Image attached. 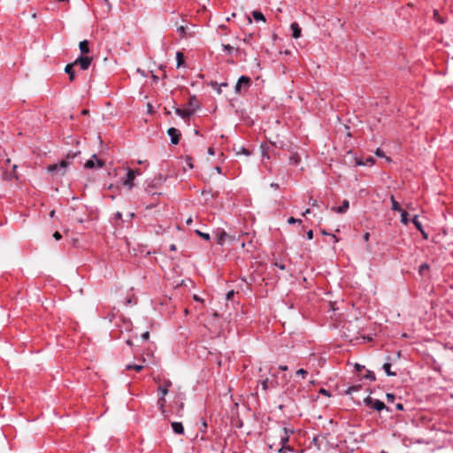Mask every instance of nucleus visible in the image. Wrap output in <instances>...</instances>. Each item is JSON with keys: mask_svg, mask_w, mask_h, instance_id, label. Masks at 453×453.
Returning a JSON list of instances; mask_svg holds the SVG:
<instances>
[{"mask_svg": "<svg viewBox=\"0 0 453 453\" xmlns=\"http://www.w3.org/2000/svg\"><path fill=\"white\" fill-rule=\"evenodd\" d=\"M81 152L79 150H70L65 160H62L59 164L50 165L48 166L50 173L57 172L59 175H63L65 173L67 166L70 162L73 160Z\"/></svg>", "mask_w": 453, "mask_h": 453, "instance_id": "obj_1", "label": "nucleus"}, {"mask_svg": "<svg viewBox=\"0 0 453 453\" xmlns=\"http://www.w3.org/2000/svg\"><path fill=\"white\" fill-rule=\"evenodd\" d=\"M364 403L366 406H368L377 411H381L383 410H386L388 411H389V409L386 406V404L382 401H380L379 399H374L371 396L365 397L364 399Z\"/></svg>", "mask_w": 453, "mask_h": 453, "instance_id": "obj_2", "label": "nucleus"}, {"mask_svg": "<svg viewBox=\"0 0 453 453\" xmlns=\"http://www.w3.org/2000/svg\"><path fill=\"white\" fill-rule=\"evenodd\" d=\"M250 86V78L245 75H242L235 86H234V91L236 94L241 93L242 88L247 89Z\"/></svg>", "mask_w": 453, "mask_h": 453, "instance_id": "obj_3", "label": "nucleus"}, {"mask_svg": "<svg viewBox=\"0 0 453 453\" xmlns=\"http://www.w3.org/2000/svg\"><path fill=\"white\" fill-rule=\"evenodd\" d=\"M73 64L80 65L81 70H87L91 64V58L81 55Z\"/></svg>", "mask_w": 453, "mask_h": 453, "instance_id": "obj_4", "label": "nucleus"}, {"mask_svg": "<svg viewBox=\"0 0 453 453\" xmlns=\"http://www.w3.org/2000/svg\"><path fill=\"white\" fill-rule=\"evenodd\" d=\"M283 434L280 435V444L283 447V449H287L288 450L291 451V448L288 446V442L289 440V434L293 433V431H288L286 427L282 429Z\"/></svg>", "mask_w": 453, "mask_h": 453, "instance_id": "obj_5", "label": "nucleus"}, {"mask_svg": "<svg viewBox=\"0 0 453 453\" xmlns=\"http://www.w3.org/2000/svg\"><path fill=\"white\" fill-rule=\"evenodd\" d=\"M167 134L168 135L170 136L171 138V142L174 145L178 144L179 142H180V132L179 129L175 128V127H170L168 130H167Z\"/></svg>", "mask_w": 453, "mask_h": 453, "instance_id": "obj_6", "label": "nucleus"}, {"mask_svg": "<svg viewBox=\"0 0 453 453\" xmlns=\"http://www.w3.org/2000/svg\"><path fill=\"white\" fill-rule=\"evenodd\" d=\"M96 164L98 168H101L104 165V162L102 160L98 159L96 157V155H93L92 158L88 159L85 163L84 166H85V168H88V169H93L95 167Z\"/></svg>", "mask_w": 453, "mask_h": 453, "instance_id": "obj_7", "label": "nucleus"}, {"mask_svg": "<svg viewBox=\"0 0 453 453\" xmlns=\"http://www.w3.org/2000/svg\"><path fill=\"white\" fill-rule=\"evenodd\" d=\"M175 113L184 120H188L190 116L194 114V111H190L189 109L175 108Z\"/></svg>", "mask_w": 453, "mask_h": 453, "instance_id": "obj_8", "label": "nucleus"}, {"mask_svg": "<svg viewBox=\"0 0 453 453\" xmlns=\"http://www.w3.org/2000/svg\"><path fill=\"white\" fill-rule=\"evenodd\" d=\"M134 179H135L134 173L133 172H130L127 169V178L123 181V185L125 187H127L128 189H131L134 187Z\"/></svg>", "mask_w": 453, "mask_h": 453, "instance_id": "obj_9", "label": "nucleus"}, {"mask_svg": "<svg viewBox=\"0 0 453 453\" xmlns=\"http://www.w3.org/2000/svg\"><path fill=\"white\" fill-rule=\"evenodd\" d=\"M290 28H291V31H292V36L293 38L295 39H298L301 37L302 35V29L299 26V24L297 22H293L291 25H290Z\"/></svg>", "mask_w": 453, "mask_h": 453, "instance_id": "obj_10", "label": "nucleus"}, {"mask_svg": "<svg viewBox=\"0 0 453 453\" xmlns=\"http://www.w3.org/2000/svg\"><path fill=\"white\" fill-rule=\"evenodd\" d=\"M278 382L276 380H269V379H265L261 382V387L264 390H268L270 388H275L278 387Z\"/></svg>", "mask_w": 453, "mask_h": 453, "instance_id": "obj_11", "label": "nucleus"}, {"mask_svg": "<svg viewBox=\"0 0 453 453\" xmlns=\"http://www.w3.org/2000/svg\"><path fill=\"white\" fill-rule=\"evenodd\" d=\"M165 403H166V400H165V396H163L160 395L158 400H157V406L162 413V415L165 417V418H167L168 415L166 413V410H165Z\"/></svg>", "mask_w": 453, "mask_h": 453, "instance_id": "obj_12", "label": "nucleus"}, {"mask_svg": "<svg viewBox=\"0 0 453 453\" xmlns=\"http://www.w3.org/2000/svg\"><path fill=\"white\" fill-rule=\"evenodd\" d=\"M171 386H172L171 380H166L164 381V384L162 386L158 387L157 391L161 395L165 396L167 395L169 388Z\"/></svg>", "mask_w": 453, "mask_h": 453, "instance_id": "obj_13", "label": "nucleus"}, {"mask_svg": "<svg viewBox=\"0 0 453 453\" xmlns=\"http://www.w3.org/2000/svg\"><path fill=\"white\" fill-rule=\"evenodd\" d=\"M349 207V202L347 199H344L342 201V203L341 206H339L337 208H334L333 210L334 211H336L337 213L342 214V213H345L348 211Z\"/></svg>", "mask_w": 453, "mask_h": 453, "instance_id": "obj_14", "label": "nucleus"}, {"mask_svg": "<svg viewBox=\"0 0 453 453\" xmlns=\"http://www.w3.org/2000/svg\"><path fill=\"white\" fill-rule=\"evenodd\" d=\"M211 87L217 91L218 94H221L222 93V88H226L227 87V83L226 82H221V83H218L217 81H211L210 83Z\"/></svg>", "mask_w": 453, "mask_h": 453, "instance_id": "obj_15", "label": "nucleus"}, {"mask_svg": "<svg viewBox=\"0 0 453 453\" xmlns=\"http://www.w3.org/2000/svg\"><path fill=\"white\" fill-rule=\"evenodd\" d=\"M74 64H68L65 65V72L68 74L69 80L73 81L75 79V73L73 70Z\"/></svg>", "mask_w": 453, "mask_h": 453, "instance_id": "obj_16", "label": "nucleus"}, {"mask_svg": "<svg viewBox=\"0 0 453 453\" xmlns=\"http://www.w3.org/2000/svg\"><path fill=\"white\" fill-rule=\"evenodd\" d=\"M375 160L372 157H368L365 158V160H362L359 158L356 159V164L357 165H372L374 164Z\"/></svg>", "mask_w": 453, "mask_h": 453, "instance_id": "obj_17", "label": "nucleus"}, {"mask_svg": "<svg viewBox=\"0 0 453 453\" xmlns=\"http://www.w3.org/2000/svg\"><path fill=\"white\" fill-rule=\"evenodd\" d=\"M172 428L177 434H183L184 427L180 422H172Z\"/></svg>", "mask_w": 453, "mask_h": 453, "instance_id": "obj_18", "label": "nucleus"}, {"mask_svg": "<svg viewBox=\"0 0 453 453\" xmlns=\"http://www.w3.org/2000/svg\"><path fill=\"white\" fill-rule=\"evenodd\" d=\"M188 106H189V110L190 111H194V112L199 109V104L196 100V96H193L189 98V101H188Z\"/></svg>", "mask_w": 453, "mask_h": 453, "instance_id": "obj_19", "label": "nucleus"}, {"mask_svg": "<svg viewBox=\"0 0 453 453\" xmlns=\"http://www.w3.org/2000/svg\"><path fill=\"white\" fill-rule=\"evenodd\" d=\"M288 162L292 165H297L301 162V157L298 153L294 152L290 155Z\"/></svg>", "mask_w": 453, "mask_h": 453, "instance_id": "obj_20", "label": "nucleus"}, {"mask_svg": "<svg viewBox=\"0 0 453 453\" xmlns=\"http://www.w3.org/2000/svg\"><path fill=\"white\" fill-rule=\"evenodd\" d=\"M80 50L81 55L87 54L89 52V43L87 40L81 41L79 44Z\"/></svg>", "mask_w": 453, "mask_h": 453, "instance_id": "obj_21", "label": "nucleus"}, {"mask_svg": "<svg viewBox=\"0 0 453 453\" xmlns=\"http://www.w3.org/2000/svg\"><path fill=\"white\" fill-rule=\"evenodd\" d=\"M252 17L256 21H263L265 22V15L259 11H253Z\"/></svg>", "mask_w": 453, "mask_h": 453, "instance_id": "obj_22", "label": "nucleus"}, {"mask_svg": "<svg viewBox=\"0 0 453 453\" xmlns=\"http://www.w3.org/2000/svg\"><path fill=\"white\" fill-rule=\"evenodd\" d=\"M433 14L434 19L439 24H444L446 22V19L440 15L438 10H434Z\"/></svg>", "mask_w": 453, "mask_h": 453, "instance_id": "obj_23", "label": "nucleus"}, {"mask_svg": "<svg viewBox=\"0 0 453 453\" xmlns=\"http://www.w3.org/2000/svg\"><path fill=\"white\" fill-rule=\"evenodd\" d=\"M361 388L360 384L350 386L345 390V395H352L354 392L359 391Z\"/></svg>", "mask_w": 453, "mask_h": 453, "instance_id": "obj_24", "label": "nucleus"}, {"mask_svg": "<svg viewBox=\"0 0 453 453\" xmlns=\"http://www.w3.org/2000/svg\"><path fill=\"white\" fill-rule=\"evenodd\" d=\"M382 368L388 376H395L396 375V372L391 371V364L390 363L383 364Z\"/></svg>", "mask_w": 453, "mask_h": 453, "instance_id": "obj_25", "label": "nucleus"}, {"mask_svg": "<svg viewBox=\"0 0 453 453\" xmlns=\"http://www.w3.org/2000/svg\"><path fill=\"white\" fill-rule=\"evenodd\" d=\"M177 68H180L184 64V54L180 51L176 53Z\"/></svg>", "mask_w": 453, "mask_h": 453, "instance_id": "obj_26", "label": "nucleus"}, {"mask_svg": "<svg viewBox=\"0 0 453 453\" xmlns=\"http://www.w3.org/2000/svg\"><path fill=\"white\" fill-rule=\"evenodd\" d=\"M391 200V203H392V206H391V209L395 211H403V209L401 208L399 203L395 199L394 196H391L390 198Z\"/></svg>", "mask_w": 453, "mask_h": 453, "instance_id": "obj_27", "label": "nucleus"}, {"mask_svg": "<svg viewBox=\"0 0 453 453\" xmlns=\"http://www.w3.org/2000/svg\"><path fill=\"white\" fill-rule=\"evenodd\" d=\"M145 193L148 196H150L152 197H154L155 196H160L161 195V193L153 191L152 187L150 184H148L147 187L145 188Z\"/></svg>", "mask_w": 453, "mask_h": 453, "instance_id": "obj_28", "label": "nucleus"}, {"mask_svg": "<svg viewBox=\"0 0 453 453\" xmlns=\"http://www.w3.org/2000/svg\"><path fill=\"white\" fill-rule=\"evenodd\" d=\"M227 236V234L225 231H221L217 237V242L218 244L222 245L226 240V237Z\"/></svg>", "mask_w": 453, "mask_h": 453, "instance_id": "obj_29", "label": "nucleus"}, {"mask_svg": "<svg viewBox=\"0 0 453 453\" xmlns=\"http://www.w3.org/2000/svg\"><path fill=\"white\" fill-rule=\"evenodd\" d=\"M401 213V223L403 225H407L410 222V219H408V213L403 210L400 211Z\"/></svg>", "mask_w": 453, "mask_h": 453, "instance_id": "obj_30", "label": "nucleus"}, {"mask_svg": "<svg viewBox=\"0 0 453 453\" xmlns=\"http://www.w3.org/2000/svg\"><path fill=\"white\" fill-rule=\"evenodd\" d=\"M411 222L413 223V225L415 226V227L419 231L423 228V226L422 224L419 222L418 220V215H415L413 217V219H411Z\"/></svg>", "mask_w": 453, "mask_h": 453, "instance_id": "obj_31", "label": "nucleus"}, {"mask_svg": "<svg viewBox=\"0 0 453 453\" xmlns=\"http://www.w3.org/2000/svg\"><path fill=\"white\" fill-rule=\"evenodd\" d=\"M176 410H173V411L179 417L182 415V410H183V403L180 402V404H177Z\"/></svg>", "mask_w": 453, "mask_h": 453, "instance_id": "obj_32", "label": "nucleus"}, {"mask_svg": "<svg viewBox=\"0 0 453 453\" xmlns=\"http://www.w3.org/2000/svg\"><path fill=\"white\" fill-rule=\"evenodd\" d=\"M143 368V365H127L126 366L127 370L134 369L136 372L142 371Z\"/></svg>", "mask_w": 453, "mask_h": 453, "instance_id": "obj_33", "label": "nucleus"}, {"mask_svg": "<svg viewBox=\"0 0 453 453\" xmlns=\"http://www.w3.org/2000/svg\"><path fill=\"white\" fill-rule=\"evenodd\" d=\"M222 46H223V50H224L226 54H228V55H231V54H232V52H233V50H234V48H233L231 45H229V44H223Z\"/></svg>", "mask_w": 453, "mask_h": 453, "instance_id": "obj_34", "label": "nucleus"}, {"mask_svg": "<svg viewBox=\"0 0 453 453\" xmlns=\"http://www.w3.org/2000/svg\"><path fill=\"white\" fill-rule=\"evenodd\" d=\"M365 378L370 380H375V373L372 371H368L367 373L365 375Z\"/></svg>", "mask_w": 453, "mask_h": 453, "instance_id": "obj_35", "label": "nucleus"}, {"mask_svg": "<svg viewBox=\"0 0 453 453\" xmlns=\"http://www.w3.org/2000/svg\"><path fill=\"white\" fill-rule=\"evenodd\" d=\"M296 375H300L302 376L303 379L307 376L308 374V372L303 368L301 369H298L296 372Z\"/></svg>", "mask_w": 453, "mask_h": 453, "instance_id": "obj_36", "label": "nucleus"}, {"mask_svg": "<svg viewBox=\"0 0 453 453\" xmlns=\"http://www.w3.org/2000/svg\"><path fill=\"white\" fill-rule=\"evenodd\" d=\"M196 234H197L198 235H200L203 239H204V240H206V241L210 240V234H207V233H203V232H201V231H199V230H196Z\"/></svg>", "mask_w": 453, "mask_h": 453, "instance_id": "obj_37", "label": "nucleus"}, {"mask_svg": "<svg viewBox=\"0 0 453 453\" xmlns=\"http://www.w3.org/2000/svg\"><path fill=\"white\" fill-rule=\"evenodd\" d=\"M302 220L300 219H296L294 217H290L288 219V223L292 225V224H295V223H301Z\"/></svg>", "mask_w": 453, "mask_h": 453, "instance_id": "obj_38", "label": "nucleus"}, {"mask_svg": "<svg viewBox=\"0 0 453 453\" xmlns=\"http://www.w3.org/2000/svg\"><path fill=\"white\" fill-rule=\"evenodd\" d=\"M319 393L320 395H326L327 397H330L332 395L331 393L327 389H326V388H320Z\"/></svg>", "mask_w": 453, "mask_h": 453, "instance_id": "obj_39", "label": "nucleus"}, {"mask_svg": "<svg viewBox=\"0 0 453 453\" xmlns=\"http://www.w3.org/2000/svg\"><path fill=\"white\" fill-rule=\"evenodd\" d=\"M386 397H387L388 403H393L394 400H395V395L393 394H391V393H388L386 395Z\"/></svg>", "mask_w": 453, "mask_h": 453, "instance_id": "obj_40", "label": "nucleus"}, {"mask_svg": "<svg viewBox=\"0 0 453 453\" xmlns=\"http://www.w3.org/2000/svg\"><path fill=\"white\" fill-rule=\"evenodd\" d=\"M429 269V265L426 263L422 264L420 266H419V273H423V272L425 270H428Z\"/></svg>", "mask_w": 453, "mask_h": 453, "instance_id": "obj_41", "label": "nucleus"}, {"mask_svg": "<svg viewBox=\"0 0 453 453\" xmlns=\"http://www.w3.org/2000/svg\"><path fill=\"white\" fill-rule=\"evenodd\" d=\"M261 148H262V157H263V158H265V157L269 158V155L267 153L265 146H261Z\"/></svg>", "mask_w": 453, "mask_h": 453, "instance_id": "obj_42", "label": "nucleus"}, {"mask_svg": "<svg viewBox=\"0 0 453 453\" xmlns=\"http://www.w3.org/2000/svg\"><path fill=\"white\" fill-rule=\"evenodd\" d=\"M186 163H187V165L192 169L193 168V163H192V158L190 157H187L186 158Z\"/></svg>", "mask_w": 453, "mask_h": 453, "instance_id": "obj_43", "label": "nucleus"}, {"mask_svg": "<svg viewBox=\"0 0 453 453\" xmlns=\"http://www.w3.org/2000/svg\"><path fill=\"white\" fill-rule=\"evenodd\" d=\"M157 204V200H156L155 202L151 203L150 204H146L145 205V209L146 210H150V209L155 207Z\"/></svg>", "mask_w": 453, "mask_h": 453, "instance_id": "obj_44", "label": "nucleus"}, {"mask_svg": "<svg viewBox=\"0 0 453 453\" xmlns=\"http://www.w3.org/2000/svg\"><path fill=\"white\" fill-rule=\"evenodd\" d=\"M309 203L312 206V207H319V202L315 199H311Z\"/></svg>", "mask_w": 453, "mask_h": 453, "instance_id": "obj_45", "label": "nucleus"}, {"mask_svg": "<svg viewBox=\"0 0 453 453\" xmlns=\"http://www.w3.org/2000/svg\"><path fill=\"white\" fill-rule=\"evenodd\" d=\"M150 338V333L148 331L144 332L142 334V339L143 341H147L149 340Z\"/></svg>", "mask_w": 453, "mask_h": 453, "instance_id": "obj_46", "label": "nucleus"}, {"mask_svg": "<svg viewBox=\"0 0 453 453\" xmlns=\"http://www.w3.org/2000/svg\"><path fill=\"white\" fill-rule=\"evenodd\" d=\"M53 237L57 240V241H59L61 238H62V235L59 232L56 231L54 234H53Z\"/></svg>", "mask_w": 453, "mask_h": 453, "instance_id": "obj_47", "label": "nucleus"}, {"mask_svg": "<svg viewBox=\"0 0 453 453\" xmlns=\"http://www.w3.org/2000/svg\"><path fill=\"white\" fill-rule=\"evenodd\" d=\"M239 153H242V154H244L245 156H250V150H247V149H245V148H243V147L241 149V151H240Z\"/></svg>", "mask_w": 453, "mask_h": 453, "instance_id": "obj_48", "label": "nucleus"}, {"mask_svg": "<svg viewBox=\"0 0 453 453\" xmlns=\"http://www.w3.org/2000/svg\"><path fill=\"white\" fill-rule=\"evenodd\" d=\"M420 234H422L423 238L425 240H427L428 239V234L424 230V228H422L421 230H419Z\"/></svg>", "mask_w": 453, "mask_h": 453, "instance_id": "obj_49", "label": "nucleus"}, {"mask_svg": "<svg viewBox=\"0 0 453 453\" xmlns=\"http://www.w3.org/2000/svg\"><path fill=\"white\" fill-rule=\"evenodd\" d=\"M114 219L116 220H120L122 219V213L119 212V211H117L115 214H114Z\"/></svg>", "mask_w": 453, "mask_h": 453, "instance_id": "obj_50", "label": "nucleus"}, {"mask_svg": "<svg viewBox=\"0 0 453 453\" xmlns=\"http://www.w3.org/2000/svg\"><path fill=\"white\" fill-rule=\"evenodd\" d=\"M375 154H376V156L380 157H384V152L380 149H377Z\"/></svg>", "mask_w": 453, "mask_h": 453, "instance_id": "obj_51", "label": "nucleus"}, {"mask_svg": "<svg viewBox=\"0 0 453 453\" xmlns=\"http://www.w3.org/2000/svg\"><path fill=\"white\" fill-rule=\"evenodd\" d=\"M306 235H307V239L308 240H311L313 238V232H312V230H309L307 232Z\"/></svg>", "mask_w": 453, "mask_h": 453, "instance_id": "obj_52", "label": "nucleus"}, {"mask_svg": "<svg viewBox=\"0 0 453 453\" xmlns=\"http://www.w3.org/2000/svg\"><path fill=\"white\" fill-rule=\"evenodd\" d=\"M234 295V290H231L229 291L227 294H226V300H230Z\"/></svg>", "mask_w": 453, "mask_h": 453, "instance_id": "obj_53", "label": "nucleus"}, {"mask_svg": "<svg viewBox=\"0 0 453 453\" xmlns=\"http://www.w3.org/2000/svg\"><path fill=\"white\" fill-rule=\"evenodd\" d=\"M128 170H129L130 172H133V173H134V176H135V177H136L137 175H141V174H142V172H141L140 170H138V169H136V170H132V169H129V168H128Z\"/></svg>", "mask_w": 453, "mask_h": 453, "instance_id": "obj_54", "label": "nucleus"}, {"mask_svg": "<svg viewBox=\"0 0 453 453\" xmlns=\"http://www.w3.org/2000/svg\"><path fill=\"white\" fill-rule=\"evenodd\" d=\"M395 409L398 410V411H403V404L401 403H398L395 404Z\"/></svg>", "mask_w": 453, "mask_h": 453, "instance_id": "obj_55", "label": "nucleus"}, {"mask_svg": "<svg viewBox=\"0 0 453 453\" xmlns=\"http://www.w3.org/2000/svg\"><path fill=\"white\" fill-rule=\"evenodd\" d=\"M151 78L154 82H157L159 80L158 76L155 75L153 73H151Z\"/></svg>", "mask_w": 453, "mask_h": 453, "instance_id": "obj_56", "label": "nucleus"}, {"mask_svg": "<svg viewBox=\"0 0 453 453\" xmlns=\"http://www.w3.org/2000/svg\"><path fill=\"white\" fill-rule=\"evenodd\" d=\"M279 369L281 370V371H287L288 370V366L287 365H280L279 366Z\"/></svg>", "mask_w": 453, "mask_h": 453, "instance_id": "obj_57", "label": "nucleus"}, {"mask_svg": "<svg viewBox=\"0 0 453 453\" xmlns=\"http://www.w3.org/2000/svg\"><path fill=\"white\" fill-rule=\"evenodd\" d=\"M215 171H216L218 173H219V174H220V173H222V169H221V167H220V166H216V167H215Z\"/></svg>", "mask_w": 453, "mask_h": 453, "instance_id": "obj_58", "label": "nucleus"}, {"mask_svg": "<svg viewBox=\"0 0 453 453\" xmlns=\"http://www.w3.org/2000/svg\"><path fill=\"white\" fill-rule=\"evenodd\" d=\"M369 237H370V234H369V233H365V234H364V240H365V241H366V242H367V241L369 240Z\"/></svg>", "mask_w": 453, "mask_h": 453, "instance_id": "obj_59", "label": "nucleus"}, {"mask_svg": "<svg viewBox=\"0 0 453 453\" xmlns=\"http://www.w3.org/2000/svg\"><path fill=\"white\" fill-rule=\"evenodd\" d=\"M311 212V209H306L303 212V216H305L307 214H310Z\"/></svg>", "mask_w": 453, "mask_h": 453, "instance_id": "obj_60", "label": "nucleus"}, {"mask_svg": "<svg viewBox=\"0 0 453 453\" xmlns=\"http://www.w3.org/2000/svg\"><path fill=\"white\" fill-rule=\"evenodd\" d=\"M271 188L277 189V188H279V184L278 183H272L271 184Z\"/></svg>", "mask_w": 453, "mask_h": 453, "instance_id": "obj_61", "label": "nucleus"}, {"mask_svg": "<svg viewBox=\"0 0 453 453\" xmlns=\"http://www.w3.org/2000/svg\"><path fill=\"white\" fill-rule=\"evenodd\" d=\"M250 38H251V35H249V36H248L247 38H244V39H243V42H244L245 43H248Z\"/></svg>", "mask_w": 453, "mask_h": 453, "instance_id": "obj_62", "label": "nucleus"}, {"mask_svg": "<svg viewBox=\"0 0 453 453\" xmlns=\"http://www.w3.org/2000/svg\"><path fill=\"white\" fill-rule=\"evenodd\" d=\"M178 31H179L180 34L184 33V32H185V28H184V27H180L178 28Z\"/></svg>", "mask_w": 453, "mask_h": 453, "instance_id": "obj_63", "label": "nucleus"}, {"mask_svg": "<svg viewBox=\"0 0 453 453\" xmlns=\"http://www.w3.org/2000/svg\"><path fill=\"white\" fill-rule=\"evenodd\" d=\"M126 303L127 304H131L133 303V299L132 298H127V301H126Z\"/></svg>", "mask_w": 453, "mask_h": 453, "instance_id": "obj_64", "label": "nucleus"}]
</instances>
